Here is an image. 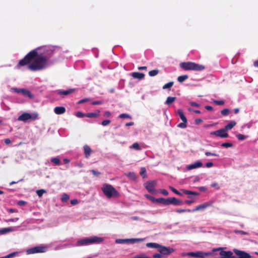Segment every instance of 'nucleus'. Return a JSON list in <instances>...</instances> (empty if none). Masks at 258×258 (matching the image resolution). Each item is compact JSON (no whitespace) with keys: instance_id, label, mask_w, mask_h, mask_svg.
Wrapping results in <instances>:
<instances>
[{"instance_id":"f257e3e1","label":"nucleus","mask_w":258,"mask_h":258,"mask_svg":"<svg viewBox=\"0 0 258 258\" xmlns=\"http://www.w3.org/2000/svg\"><path fill=\"white\" fill-rule=\"evenodd\" d=\"M47 60L48 58L46 56L39 54L37 49H35L29 52L24 58L20 60L17 67L26 66L32 61V62L29 64L28 69L33 71H39L46 67Z\"/></svg>"},{"instance_id":"f03ea898","label":"nucleus","mask_w":258,"mask_h":258,"mask_svg":"<svg viewBox=\"0 0 258 258\" xmlns=\"http://www.w3.org/2000/svg\"><path fill=\"white\" fill-rule=\"evenodd\" d=\"M222 248H214L210 252H204L199 251L196 252H189L183 253L182 255H187L194 258H204L205 256H209L213 255H217V251H219V256L215 258H226V251L223 250Z\"/></svg>"},{"instance_id":"7ed1b4c3","label":"nucleus","mask_w":258,"mask_h":258,"mask_svg":"<svg viewBox=\"0 0 258 258\" xmlns=\"http://www.w3.org/2000/svg\"><path fill=\"white\" fill-rule=\"evenodd\" d=\"M101 189L107 198H118L119 196V194L117 190L110 184H104Z\"/></svg>"},{"instance_id":"20e7f679","label":"nucleus","mask_w":258,"mask_h":258,"mask_svg":"<svg viewBox=\"0 0 258 258\" xmlns=\"http://www.w3.org/2000/svg\"><path fill=\"white\" fill-rule=\"evenodd\" d=\"M180 67L185 71L191 70L200 71L205 69L204 66L190 61L181 62L180 63Z\"/></svg>"},{"instance_id":"39448f33","label":"nucleus","mask_w":258,"mask_h":258,"mask_svg":"<svg viewBox=\"0 0 258 258\" xmlns=\"http://www.w3.org/2000/svg\"><path fill=\"white\" fill-rule=\"evenodd\" d=\"M103 241V239L101 237L94 236L91 238H85L79 240L77 243V246H82L88 245L94 243H101Z\"/></svg>"},{"instance_id":"423d86ee","label":"nucleus","mask_w":258,"mask_h":258,"mask_svg":"<svg viewBox=\"0 0 258 258\" xmlns=\"http://www.w3.org/2000/svg\"><path fill=\"white\" fill-rule=\"evenodd\" d=\"M233 251L237 256L236 257L231 251H227V258H251L250 254L244 251L234 249Z\"/></svg>"},{"instance_id":"0eeeda50","label":"nucleus","mask_w":258,"mask_h":258,"mask_svg":"<svg viewBox=\"0 0 258 258\" xmlns=\"http://www.w3.org/2000/svg\"><path fill=\"white\" fill-rule=\"evenodd\" d=\"M37 113H33L32 114H31L29 113L25 112L18 117V120L20 121H26L29 119H32L34 120L37 119Z\"/></svg>"},{"instance_id":"6e6552de","label":"nucleus","mask_w":258,"mask_h":258,"mask_svg":"<svg viewBox=\"0 0 258 258\" xmlns=\"http://www.w3.org/2000/svg\"><path fill=\"white\" fill-rule=\"evenodd\" d=\"M46 247L44 246H38L28 249L27 250V254H34L36 253H42L46 251Z\"/></svg>"},{"instance_id":"1a4fd4ad","label":"nucleus","mask_w":258,"mask_h":258,"mask_svg":"<svg viewBox=\"0 0 258 258\" xmlns=\"http://www.w3.org/2000/svg\"><path fill=\"white\" fill-rule=\"evenodd\" d=\"M156 184V181L155 180L148 181L144 183V186L149 192L155 193V187Z\"/></svg>"},{"instance_id":"9d476101","label":"nucleus","mask_w":258,"mask_h":258,"mask_svg":"<svg viewBox=\"0 0 258 258\" xmlns=\"http://www.w3.org/2000/svg\"><path fill=\"white\" fill-rule=\"evenodd\" d=\"M12 91L17 93H21L24 96H28L30 98H33V95L31 94V93L28 90L25 89H19L16 88H14L12 89Z\"/></svg>"},{"instance_id":"9b49d317","label":"nucleus","mask_w":258,"mask_h":258,"mask_svg":"<svg viewBox=\"0 0 258 258\" xmlns=\"http://www.w3.org/2000/svg\"><path fill=\"white\" fill-rule=\"evenodd\" d=\"M158 250L161 254L164 255H168L174 251V249L173 248L168 247L161 245H160Z\"/></svg>"},{"instance_id":"f8f14e48","label":"nucleus","mask_w":258,"mask_h":258,"mask_svg":"<svg viewBox=\"0 0 258 258\" xmlns=\"http://www.w3.org/2000/svg\"><path fill=\"white\" fill-rule=\"evenodd\" d=\"M211 135H215L217 137L220 138L226 137V126L224 128L220 129L219 130L212 132Z\"/></svg>"},{"instance_id":"ddd939ff","label":"nucleus","mask_w":258,"mask_h":258,"mask_svg":"<svg viewBox=\"0 0 258 258\" xmlns=\"http://www.w3.org/2000/svg\"><path fill=\"white\" fill-rule=\"evenodd\" d=\"M43 53H42L43 55H45L48 58L49 56L51 55L53 52L54 49L45 46L43 48Z\"/></svg>"},{"instance_id":"4468645a","label":"nucleus","mask_w":258,"mask_h":258,"mask_svg":"<svg viewBox=\"0 0 258 258\" xmlns=\"http://www.w3.org/2000/svg\"><path fill=\"white\" fill-rule=\"evenodd\" d=\"M211 206V204L209 203H205L203 204L199 205L196 207V208L193 210H192V212H194L198 211H200L204 210L207 208H208Z\"/></svg>"},{"instance_id":"2eb2a0df","label":"nucleus","mask_w":258,"mask_h":258,"mask_svg":"<svg viewBox=\"0 0 258 258\" xmlns=\"http://www.w3.org/2000/svg\"><path fill=\"white\" fill-rule=\"evenodd\" d=\"M182 204V202L174 197L170 198L169 205L172 204L175 206L181 205Z\"/></svg>"},{"instance_id":"dca6fc26","label":"nucleus","mask_w":258,"mask_h":258,"mask_svg":"<svg viewBox=\"0 0 258 258\" xmlns=\"http://www.w3.org/2000/svg\"><path fill=\"white\" fill-rule=\"evenodd\" d=\"M75 91V89H70L68 90L58 91L57 92V94L59 95L67 96L70 94L74 93Z\"/></svg>"},{"instance_id":"f3484780","label":"nucleus","mask_w":258,"mask_h":258,"mask_svg":"<svg viewBox=\"0 0 258 258\" xmlns=\"http://www.w3.org/2000/svg\"><path fill=\"white\" fill-rule=\"evenodd\" d=\"M54 111L56 114H61L66 112V108L63 106H57L54 108Z\"/></svg>"},{"instance_id":"a211bd4d","label":"nucleus","mask_w":258,"mask_h":258,"mask_svg":"<svg viewBox=\"0 0 258 258\" xmlns=\"http://www.w3.org/2000/svg\"><path fill=\"white\" fill-rule=\"evenodd\" d=\"M202 165H203V164L201 162L197 161V162L194 163V164L188 165L187 167V169L188 170H191V169H195L198 167H202Z\"/></svg>"},{"instance_id":"6ab92c4d","label":"nucleus","mask_w":258,"mask_h":258,"mask_svg":"<svg viewBox=\"0 0 258 258\" xmlns=\"http://www.w3.org/2000/svg\"><path fill=\"white\" fill-rule=\"evenodd\" d=\"M132 76L135 79H138L139 80L143 79L144 77V74L140 72H133L132 74Z\"/></svg>"},{"instance_id":"aec40b11","label":"nucleus","mask_w":258,"mask_h":258,"mask_svg":"<svg viewBox=\"0 0 258 258\" xmlns=\"http://www.w3.org/2000/svg\"><path fill=\"white\" fill-rule=\"evenodd\" d=\"M84 154L86 158H88L92 152V150L90 148V147L88 145H85L84 146Z\"/></svg>"},{"instance_id":"412c9836","label":"nucleus","mask_w":258,"mask_h":258,"mask_svg":"<svg viewBox=\"0 0 258 258\" xmlns=\"http://www.w3.org/2000/svg\"><path fill=\"white\" fill-rule=\"evenodd\" d=\"M170 202V198L168 199H164L160 198L157 199V203H162L164 205H169Z\"/></svg>"},{"instance_id":"4be33fe9","label":"nucleus","mask_w":258,"mask_h":258,"mask_svg":"<svg viewBox=\"0 0 258 258\" xmlns=\"http://www.w3.org/2000/svg\"><path fill=\"white\" fill-rule=\"evenodd\" d=\"M177 114L180 116V119L182 120L183 122H187V119L186 117L185 116L183 111L182 109H179L177 111Z\"/></svg>"},{"instance_id":"5701e85b","label":"nucleus","mask_w":258,"mask_h":258,"mask_svg":"<svg viewBox=\"0 0 258 258\" xmlns=\"http://www.w3.org/2000/svg\"><path fill=\"white\" fill-rule=\"evenodd\" d=\"M144 241L142 238H130L126 239V243H134L136 242H140Z\"/></svg>"},{"instance_id":"b1692460","label":"nucleus","mask_w":258,"mask_h":258,"mask_svg":"<svg viewBox=\"0 0 258 258\" xmlns=\"http://www.w3.org/2000/svg\"><path fill=\"white\" fill-rule=\"evenodd\" d=\"M125 175L132 180H136L137 179V176L134 172H130L125 173Z\"/></svg>"},{"instance_id":"393cba45","label":"nucleus","mask_w":258,"mask_h":258,"mask_svg":"<svg viewBox=\"0 0 258 258\" xmlns=\"http://www.w3.org/2000/svg\"><path fill=\"white\" fill-rule=\"evenodd\" d=\"M13 231H14V229L12 227L5 228L0 230V234H5Z\"/></svg>"},{"instance_id":"a878e982","label":"nucleus","mask_w":258,"mask_h":258,"mask_svg":"<svg viewBox=\"0 0 258 258\" xmlns=\"http://www.w3.org/2000/svg\"><path fill=\"white\" fill-rule=\"evenodd\" d=\"M99 111H98V113L95 112H90L86 113V117H89V118H95L97 117L99 115Z\"/></svg>"},{"instance_id":"bb28decb","label":"nucleus","mask_w":258,"mask_h":258,"mask_svg":"<svg viewBox=\"0 0 258 258\" xmlns=\"http://www.w3.org/2000/svg\"><path fill=\"white\" fill-rule=\"evenodd\" d=\"M146 246L148 247H150V248H158L159 249L160 245L158 243H156L150 242V243H147L146 244Z\"/></svg>"},{"instance_id":"cd10ccee","label":"nucleus","mask_w":258,"mask_h":258,"mask_svg":"<svg viewBox=\"0 0 258 258\" xmlns=\"http://www.w3.org/2000/svg\"><path fill=\"white\" fill-rule=\"evenodd\" d=\"M176 98L175 97H170L169 96L167 98V99L165 101V103L167 105H170L172 103H173L176 100Z\"/></svg>"},{"instance_id":"c85d7f7f","label":"nucleus","mask_w":258,"mask_h":258,"mask_svg":"<svg viewBox=\"0 0 258 258\" xmlns=\"http://www.w3.org/2000/svg\"><path fill=\"white\" fill-rule=\"evenodd\" d=\"M188 78V76L186 75L180 76L178 77L177 81L180 83H182L183 81H184L185 80H186V79H187Z\"/></svg>"},{"instance_id":"c756f323","label":"nucleus","mask_w":258,"mask_h":258,"mask_svg":"<svg viewBox=\"0 0 258 258\" xmlns=\"http://www.w3.org/2000/svg\"><path fill=\"white\" fill-rule=\"evenodd\" d=\"M236 124L235 121H231L227 124V131L232 129Z\"/></svg>"},{"instance_id":"7c9ffc66","label":"nucleus","mask_w":258,"mask_h":258,"mask_svg":"<svg viewBox=\"0 0 258 258\" xmlns=\"http://www.w3.org/2000/svg\"><path fill=\"white\" fill-rule=\"evenodd\" d=\"M183 192L184 194H186V195H195V196H198L199 195V194L197 192L192 191L190 190H185V189L183 190Z\"/></svg>"},{"instance_id":"2f4dec72","label":"nucleus","mask_w":258,"mask_h":258,"mask_svg":"<svg viewBox=\"0 0 258 258\" xmlns=\"http://www.w3.org/2000/svg\"><path fill=\"white\" fill-rule=\"evenodd\" d=\"M159 70H152V71H150L149 72V75L150 76V77H154V76H156L159 73Z\"/></svg>"},{"instance_id":"473e14b6","label":"nucleus","mask_w":258,"mask_h":258,"mask_svg":"<svg viewBox=\"0 0 258 258\" xmlns=\"http://www.w3.org/2000/svg\"><path fill=\"white\" fill-rule=\"evenodd\" d=\"M174 82H170L168 83L165 84L162 87L163 89H170L173 85Z\"/></svg>"},{"instance_id":"72a5a7b5","label":"nucleus","mask_w":258,"mask_h":258,"mask_svg":"<svg viewBox=\"0 0 258 258\" xmlns=\"http://www.w3.org/2000/svg\"><path fill=\"white\" fill-rule=\"evenodd\" d=\"M50 161L55 165H59L60 164V161L58 158H52L51 159Z\"/></svg>"},{"instance_id":"f704fd0d","label":"nucleus","mask_w":258,"mask_h":258,"mask_svg":"<svg viewBox=\"0 0 258 258\" xmlns=\"http://www.w3.org/2000/svg\"><path fill=\"white\" fill-rule=\"evenodd\" d=\"M140 175L143 177V178L147 177L146 170L145 167H142L140 171Z\"/></svg>"},{"instance_id":"c9c22d12","label":"nucleus","mask_w":258,"mask_h":258,"mask_svg":"<svg viewBox=\"0 0 258 258\" xmlns=\"http://www.w3.org/2000/svg\"><path fill=\"white\" fill-rule=\"evenodd\" d=\"M61 201L63 202H67L69 199V196L67 194H63L61 197Z\"/></svg>"},{"instance_id":"e433bc0d","label":"nucleus","mask_w":258,"mask_h":258,"mask_svg":"<svg viewBox=\"0 0 258 258\" xmlns=\"http://www.w3.org/2000/svg\"><path fill=\"white\" fill-rule=\"evenodd\" d=\"M145 197L149 200H150L151 201H152L153 203H157V199H155L154 197H153L152 196H150L149 195H146Z\"/></svg>"},{"instance_id":"4c0bfd02","label":"nucleus","mask_w":258,"mask_h":258,"mask_svg":"<svg viewBox=\"0 0 258 258\" xmlns=\"http://www.w3.org/2000/svg\"><path fill=\"white\" fill-rule=\"evenodd\" d=\"M120 118H131V116L130 115L126 113L120 114L119 116Z\"/></svg>"},{"instance_id":"58836bf2","label":"nucleus","mask_w":258,"mask_h":258,"mask_svg":"<svg viewBox=\"0 0 258 258\" xmlns=\"http://www.w3.org/2000/svg\"><path fill=\"white\" fill-rule=\"evenodd\" d=\"M76 116L79 118L84 117H86V114H85L82 112L78 111V112H76Z\"/></svg>"},{"instance_id":"ea45409f","label":"nucleus","mask_w":258,"mask_h":258,"mask_svg":"<svg viewBox=\"0 0 258 258\" xmlns=\"http://www.w3.org/2000/svg\"><path fill=\"white\" fill-rule=\"evenodd\" d=\"M192 210L189 209H178L176 210V212L178 213H181L183 212H191Z\"/></svg>"},{"instance_id":"a19ab883","label":"nucleus","mask_w":258,"mask_h":258,"mask_svg":"<svg viewBox=\"0 0 258 258\" xmlns=\"http://www.w3.org/2000/svg\"><path fill=\"white\" fill-rule=\"evenodd\" d=\"M45 192V190L44 189H39L36 191V194L39 197H41Z\"/></svg>"},{"instance_id":"79ce46f5","label":"nucleus","mask_w":258,"mask_h":258,"mask_svg":"<svg viewBox=\"0 0 258 258\" xmlns=\"http://www.w3.org/2000/svg\"><path fill=\"white\" fill-rule=\"evenodd\" d=\"M135 258H151V257L147 256L144 253H142V254H140L136 255L135 256Z\"/></svg>"},{"instance_id":"37998d69","label":"nucleus","mask_w":258,"mask_h":258,"mask_svg":"<svg viewBox=\"0 0 258 258\" xmlns=\"http://www.w3.org/2000/svg\"><path fill=\"white\" fill-rule=\"evenodd\" d=\"M234 232L236 234H242V235H248V233L247 232H245L242 230H235Z\"/></svg>"},{"instance_id":"c03bdc74","label":"nucleus","mask_w":258,"mask_h":258,"mask_svg":"<svg viewBox=\"0 0 258 258\" xmlns=\"http://www.w3.org/2000/svg\"><path fill=\"white\" fill-rule=\"evenodd\" d=\"M132 147L134 149L137 150H141V148L138 143H135L133 144Z\"/></svg>"},{"instance_id":"a18cd8bd","label":"nucleus","mask_w":258,"mask_h":258,"mask_svg":"<svg viewBox=\"0 0 258 258\" xmlns=\"http://www.w3.org/2000/svg\"><path fill=\"white\" fill-rule=\"evenodd\" d=\"M186 122H183L182 121V122L179 123L178 124L177 126L179 127H180V128H185L187 126Z\"/></svg>"},{"instance_id":"49530a36","label":"nucleus","mask_w":258,"mask_h":258,"mask_svg":"<svg viewBox=\"0 0 258 258\" xmlns=\"http://www.w3.org/2000/svg\"><path fill=\"white\" fill-rule=\"evenodd\" d=\"M170 188L175 194H177V195H179V196H182V194H181L179 191H178L177 189H176L174 187H170Z\"/></svg>"},{"instance_id":"de8ad7c7","label":"nucleus","mask_w":258,"mask_h":258,"mask_svg":"<svg viewBox=\"0 0 258 258\" xmlns=\"http://www.w3.org/2000/svg\"><path fill=\"white\" fill-rule=\"evenodd\" d=\"M110 122H111V121L110 120H108V119L104 120L102 122L101 124L103 126H106V125H108L110 123Z\"/></svg>"},{"instance_id":"09e8293b","label":"nucleus","mask_w":258,"mask_h":258,"mask_svg":"<svg viewBox=\"0 0 258 258\" xmlns=\"http://www.w3.org/2000/svg\"><path fill=\"white\" fill-rule=\"evenodd\" d=\"M237 138L239 140H244L246 139V137L242 134H238L237 135Z\"/></svg>"},{"instance_id":"8fccbe9b","label":"nucleus","mask_w":258,"mask_h":258,"mask_svg":"<svg viewBox=\"0 0 258 258\" xmlns=\"http://www.w3.org/2000/svg\"><path fill=\"white\" fill-rule=\"evenodd\" d=\"M211 186L216 189H218L220 187V185L218 183H213L211 184Z\"/></svg>"},{"instance_id":"3c124183","label":"nucleus","mask_w":258,"mask_h":258,"mask_svg":"<svg viewBox=\"0 0 258 258\" xmlns=\"http://www.w3.org/2000/svg\"><path fill=\"white\" fill-rule=\"evenodd\" d=\"M116 243H126V239H116Z\"/></svg>"},{"instance_id":"603ef678","label":"nucleus","mask_w":258,"mask_h":258,"mask_svg":"<svg viewBox=\"0 0 258 258\" xmlns=\"http://www.w3.org/2000/svg\"><path fill=\"white\" fill-rule=\"evenodd\" d=\"M16 253V252H13V253H10V254H9L8 255H7L6 256L2 257H1V258H11V257L14 256V255H15Z\"/></svg>"},{"instance_id":"864d4df0","label":"nucleus","mask_w":258,"mask_h":258,"mask_svg":"<svg viewBox=\"0 0 258 258\" xmlns=\"http://www.w3.org/2000/svg\"><path fill=\"white\" fill-rule=\"evenodd\" d=\"M205 154L206 156H217V155L215 153H212V152H206L205 153Z\"/></svg>"},{"instance_id":"5fc2aeb1","label":"nucleus","mask_w":258,"mask_h":258,"mask_svg":"<svg viewBox=\"0 0 258 258\" xmlns=\"http://www.w3.org/2000/svg\"><path fill=\"white\" fill-rule=\"evenodd\" d=\"M160 193L162 194V195H164V196H168V192L167 190L166 189H161L160 190Z\"/></svg>"},{"instance_id":"6e6d98bb","label":"nucleus","mask_w":258,"mask_h":258,"mask_svg":"<svg viewBox=\"0 0 258 258\" xmlns=\"http://www.w3.org/2000/svg\"><path fill=\"white\" fill-rule=\"evenodd\" d=\"M92 174L95 175V176H98L100 174V173L98 172V171H96V170H94V169H92L90 171Z\"/></svg>"},{"instance_id":"4d7b16f0","label":"nucleus","mask_w":258,"mask_h":258,"mask_svg":"<svg viewBox=\"0 0 258 258\" xmlns=\"http://www.w3.org/2000/svg\"><path fill=\"white\" fill-rule=\"evenodd\" d=\"M189 104L192 106H194V107H199L200 106V104L195 102H189Z\"/></svg>"},{"instance_id":"13d9d810","label":"nucleus","mask_w":258,"mask_h":258,"mask_svg":"<svg viewBox=\"0 0 258 258\" xmlns=\"http://www.w3.org/2000/svg\"><path fill=\"white\" fill-rule=\"evenodd\" d=\"M214 103L217 105H223L224 104V101H222V100L221 101L216 100L214 101Z\"/></svg>"},{"instance_id":"bf43d9fd","label":"nucleus","mask_w":258,"mask_h":258,"mask_svg":"<svg viewBox=\"0 0 258 258\" xmlns=\"http://www.w3.org/2000/svg\"><path fill=\"white\" fill-rule=\"evenodd\" d=\"M90 100L88 98H85V99H82L81 100H80L79 102H78V104H81V103H83L84 102H88Z\"/></svg>"},{"instance_id":"052dcab7","label":"nucleus","mask_w":258,"mask_h":258,"mask_svg":"<svg viewBox=\"0 0 258 258\" xmlns=\"http://www.w3.org/2000/svg\"><path fill=\"white\" fill-rule=\"evenodd\" d=\"M161 254V253H155L153 255V257L151 258H162Z\"/></svg>"},{"instance_id":"680f3d73","label":"nucleus","mask_w":258,"mask_h":258,"mask_svg":"<svg viewBox=\"0 0 258 258\" xmlns=\"http://www.w3.org/2000/svg\"><path fill=\"white\" fill-rule=\"evenodd\" d=\"M111 115V113L108 111H106L104 112V116L106 117H109Z\"/></svg>"},{"instance_id":"e2e57ef3","label":"nucleus","mask_w":258,"mask_h":258,"mask_svg":"<svg viewBox=\"0 0 258 258\" xmlns=\"http://www.w3.org/2000/svg\"><path fill=\"white\" fill-rule=\"evenodd\" d=\"M102 101H95L92 102V104L94 105H99L102 104Z\"/></svg>"},{"instance_id":"0e129e2a","label":"nucleus","mask_w":258,"mask_h":258,"mask_svg":"<svg viewBox=\"0 0 258 258\" xmlns=\"http://www.w3.org/2000/svg\"><path fill=\"white\" fill-rule=\"evenodd\" d=\"M71 204L75 205L78 203V201L77 199H74V200H71Z\"/></svg>"},{"instance_id":"69168bd1","label":"nucleus","mask_w":258,"mask_h":258,"mask_svg":"<svg viewBox=\"0 0 258 258\" xmlns=\"http://www.w3.org/2000/svg\"><path fill=\"white\" fill-rule=\"evenodd\" d=\"M26 204V202L24 201H20L18 202V204L19 206H23Z\"/></svg>"},{"instance_id":"338daca9","label":"nucleus","mask_w":258,"mask_h":258,"mask_svg":"<svg viewBox=\"0 0 258 258\" xmlns=\"http://www.w3.org/2000/svg\"><path fill=\"white\" fill-rule=\"evenodd\" d=\"M202 122H203V120L202 119L198 118V119H195V122L196 124H198L202 123Z\"/></svg>"},{"instance_id":"774afa93","label":"nucleus","mask_w":258,"mask_h":258,"mask_svg":"<svg viewBox=\"0 0 258 258\" xmlns=\"http://www.w3.org/2000/svg\"><path fill=\"white\" fill-rule=\"evenodd\" d=\"M213 163L212 162H208V163H207L206 164V166L207 167H208V168H209V167H211L213 166Z\"/></svg>"}]
</instances>
